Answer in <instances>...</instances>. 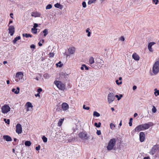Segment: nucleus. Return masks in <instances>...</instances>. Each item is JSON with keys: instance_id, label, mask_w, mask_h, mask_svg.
<instances>
[{"instance_id": "f257e3e1", "label": "nucleus", "mask_w": 159, "mask_h": 159, "mask_svg": "<svg viewBox=\"0 0 159 159\" xmlns=\"http://www.w3.org/2000/svg\"><path fill=\"white\" fill-rule=\"evenodd\" d=\"M116 142L115 139L113 138L110 140L108 143L107 147V150L108 151H110L113 149L115 146Z\"/></svg>"}, {"instance_id": "f03ea898", "label": "nucleus", "mask_w": 159, "mask_h": 159, "mask_svg": "<svg viewBox=\"0 0 159 159\" xmlns=\"http://www.w3.org/2000/svg\"><path fill=\"white\" fill-rule=\"evenodd\" d=\"M152 72L156 75L159 72V61H157L154 64L152 67Z\"/></svg>"}, {"instance_id": "7ed1b4c3", "label": "nucleus", "mask_w": 159, "mask_h": 159, "mask_svg": "<svg viewBox=\"0 0 159 159\" xmlns=\"http://www.w3.org/2000/svg\"><path fill=\"white\" fill-rule=\"evenodd\" d=\"M10 107L8 105L5 104L2 107L1 111L3 114H7L10 111Z\"/></svg>"}, {"instance_id": "20e7f679", "label": "nucleus", "mask_w": 159, "mask_h": 159, "mask_svg": "<svg viewBox=\"0 0 159 159\" xmlns=\"http://www.w3.org/2000/svg\"><path fill=\"white\" fill-rule=\"evenodd\" d=\"M54 83L59 89L62 90L65 89V85L61 81H54Z\"/></svg>"}, {"instance_id": "39448f33", "label": "nucleus", "mask_w": 159, "mask_h": 159, "mask_svg": "<svg viewBox=\"0 0 159 159\" xmlns=\"http://www.w3.org/2000/svg\"><path fill=\"white\" fill-rule=\"evenodd\" d=\"M115 97L114 93H110L108 95V102L109 104L115 100Z\"/></svg>"}, {"instance_id": "423d86ee", "label": "nucleus", "mask_w": 159, "mask_h": 159, "mask_svg": "<svg viewBox=\"0 0 159 159\" xmlns=\"http://www.w3.org/2000/svg\"><path fill=\"white\" fill-rule=\"evenodd\" d=\"M9 27L8 28V30H9V33L10 34L11 36H12L14 34L15 32V28L13 25H8Z\"/></svg>"}, {"instance_id": "0eeeda50", "label": "nucleus", "mask_w": 159, "mask_h": 159, "mask_svg": "<svg viewBox=\"0 0 159 159\" xmlns=\"http://www.w3.org/2000/svg\"><path fill=\"white\" fill-rule=\"evenodd\" d=\"M16 132L18 134H21L22 132V126L20 124H17L16 126Z\"/></svg>"}, {"instance_id": "6e6552de", "label": "nucleus", "mask_w": 159, "mask_h": 159, "mask_svg": "<svg viewBox=\"0 0 159 159\" xmlns=\"http://www.w3.org/2000/svg\"><path fill=\"white\" fill-rule=\"evenodd\" d=\"M158 148V145H156L154 146L152 148L151 151L150 152V154L152 155H154L156 152Z\"/></svg>"}, {"instance_id": "1a4fd4ad", "label": "nucleus", "mask_w": 159, "mask_h": 159, "mask_svg": "<svg viewBox=\"0 0 159 159\" xmlns=\"http://www.w3.org/2000/svg\"><path fill=\"white\" fill-rule=\"evenodd\" d=\"M80 138L84 140H86L88 139V137L86 134L83 132H81L78 134Z\"/></svg>"}, {"instance_id": "9d476101", "label": "nucleus", "mask_w": 159, "mask_h": 159, "mask_svg": "<svg viewBox=\"0 0 159 159\" xmlns=\"http://www.w3.org/2000/svg\"><path fill=\"white\" fill-rule=\"evenodd\" d=\"M23 76V74L22 72H19L16 73V77L19 79V80H22Z\"/></svg>"}, {"instance_id": "9b49d317", "label": "nucleus", "mask_w": 159, "mask_h": 159, "mask_svg": "<svg viewBox=\"0 0 159 159\" xmlns=\"http://www.w3.org/2000/svg\"><path fill=\"white\" fill-rule=\"evenodd\" d=\"M145 139V134L144 132H141L139 133V140L141 142H143Z\"/></svg>"}, {"instance_id": "f8f14e48", "label": "nucleus", "mask_w": 159, "mask_h": 159, "mask_svg": "<svg viewBox=\"0 0 159 159\" xmlns=\"http://www.w3.org/2000/svg\"><path fill=\"white\" fill-rule=\"evenodd\" d=\"M156 43H155L154 42H150V43L148 46V48L149 51L150 52H152L153 51L152 48V46L153 45L155 44Z\"/></svg>"}, {"instance_id": "ddd939ff", "label": "nucleus", "mask_w": 159, "mask_h": 159, "mask_svg": "<svg viewBox=\"0 0 159 159\" xmlns=\"http://www.w3.org/2000/svg\"><path fill=\"white\" fill-rule=\"evenodd\" d=\"M143 130L148 129L150 127L149 124L145 123L141 125Z\"/></svg>"}, {"instance_id": "4468645a", "label": "nucleus", "mask_w": 159, "mask_h": 159, "mask_svg": "<svg viewBox=\"0 0 159 159\" xmlns=\"http://www.w3.org/2000/svg\"><path fill=\"white\" fill-rule=\"evenodd\" d=\"M62 107L63 110H66L69 108L68 105L66 103L64 102L62 104Z\"/></svg>"}, {"instance_id": "2eb2a0df", "label": "nucleus", "mask_w": 159, "mask_h": 159, "mask_svg": "<svg viewBox=\"0 0 159 159\" xmlns=\"http://www.w3.org/2000/svg\"><path fill=\"white\" fill-rule=\"evenodd\" d=\"M3 139L7 141H11L12 140L11 137L8 135H4L3 136Z\"/></svg>"}, {"instance_id": "dca6fc26", "label": "nucleus", "mask_w": 159, "mask_h": 159, "mask_svg": "<svg viewBox=\"0 0 159 159\" xmlns=\"http://www.w3.org/2000/svg\"><path fill=\"white\" fill-rule=\"evenodd\" d=\"M135 132H139L140 131L143 130L141 125L137 126L134 129Z\"/></svg>"}, {"instance_id": "f3484780", "label": "nucleus", "mask_w": 159, "mask_h": 159, "mask_svg": "<svg viewBox=\"0 0 159 159\" xmlns=\"http://www.w3.org/2000/svg\"><path fill=\"white\" fill-rule=\"evenodd\" d=\"M40 15V14L37 11L32 12L31 14V16L34 17H39Z\"/></svg>"}, {"instance_id": "a211bd4d", "label": "nucleus", "mask_w": 159, "mask_h": 159, "mask_svg": "<svg viewBox=\"0 0 159 159\" xmlns=\"http://www.w3.org/2000/svg\"><path fill=\"white\" fill-rule=\"evenodd\" d=\"M132 57L136 61H138L139 59V56L136 53H134L133 54Z\"/></svg>"}, {"instance_id": "6ab92c4d", "label": "nucleus", "mask_w": 159, "mask_h": 159, "mask_svg": "<svg viewBox=\"0 0 159 159\" xmlns=\"http://www.w3.org/2000/svg\"><path fill=\"white\" fill-rule=\"evenodd\" d=\"M12 91L13 92H14L16 94H18L20 92V88L18 87L16 88V90L14 88H13L12 89Z\"/></svg>"}, {"instance_id": "aec40b11", "label": "nucleus", "mask_w": 159, "mask_h": 159, "mask_svg": "<svg viewBox=\"0 0 159 159\" xmlns=\"http://www.w3.org/2000/svg\"><path fill=\"white\" fill-rule=\"evenodd\" d=\"M75 48L74 47H71L68 49L69 53L71 54H73L75 52Z\"/></svg>"}, {"instance_id": "412c9836", "label": "nucleus", "mask_w": 159, "mask_h": 159, "mask_svg": "<svg viewBox=\"0 0 159 159\" xmlns=\"http://www.w3.org/2000/svg\"><path fill=\"white\" fill-rule=\"evenodd\" d=\"M54 6L55 7L59 8V9H62L63 7V6L61 5L60 3H57L56 4L54 5Z\"/></svg>"}, {"instance_id": "4be33fe9", "label": "nucleus", "mask_w": 159, "mask_h": 159, "mask_svg": "<svg viewBox=\"0 0 159 159\" xmlns=\"http://www.w3.org/2000/svg\"><path fill=\"white\" fill-rule=\"evenodd\" d=\"M89 63L90 64H92L94 62V58L93 57H90L89 60Z\"/></svg>"}, {"instance_id": "5701e85b", "label": "nucleus", "mask_w": 159, "mask_h": 159, "mask_svg": "<svg viewBox=\"0 0 159 159\" xmlns=\"http://www.w3.org/2000/svg\"><path fill=\"white\" fill-rule=\"evenodd\" d=\"M43 33L44 34V36L45 37L48 34V30L47 29H45L44 30H43L42 32L41 33V34L42 33Z\"/></svg>"}, {"instance_id": "b1692460", "label": "nucleus", "mask_w": 159, "mask_h": 159, "mask_svg": "<svg viewBox=\"0 0 159 159\" xmlns=\"http://www.w3.org/2000/svg\"><path fill=\"white\" fill-rule=\"evenodd\" d=\"M26 106H27L28 108L31 107L32 108L33 106L32 104L30 102H27L26 104Z\"/></svg>"}, {"instance_id": "393cba45", "label": "nucleus", "mask_w": 159, "mask_h": 159, "mask_svg": "<svg viewBox=\"0 0 159 159\" xmlns=\"http://www.w3.org/2000/svg\"><path fill=\"white\" fill-rule=\"evenodd\" d=\"M20 36H18L17 37L15 38L13 40L12 42L13 43H15L17 40H20Z\"/></svg>"}, {"instance_id": "a878e982", "label": "nucleus", "mask_w": 159, "mask_h": 159, "mask_svg": "<svg viewBox=\"0 0 159 159\" xmlns=\"http://www.w3.org/2000/svg\"><path fill=\"white\" fill-rule=\"evenodd\" d=\"M25 144L26 146L29 147L30 146L31 143L30 141H27L25 142Z\"/></svg>"}, {"instance_id": "bb28decb", "label": "nucleus", "mask_w": 159, "mask_h": 159, "mask_svg": "<svg viewBox=\"0 0 159 159\" xmlns=\"http://www.w3.org/2000/svg\"><path fill=\"white\" fill-rule=\"evenodd\" d=\"M22 35L23 37H25L26 38H28L29 37L31 38L32 37L31 34H23Z\"/></svg>"}, {"instance_id": "cd10ccee", "label": "nucleus", "mask_w": 159, "mask_h": 159, "mask_svg": "<svg viewBox=\"0 0 159 159\" xmlns=\"http://www.w3.org/2000/svg\"><path fill=\"white\" fill-rule=\"evenodd\" d=\"M63 120L64 119H61L60 120H59L58 123V125L59 126H61V125L62 122L63 121Z\"/></svg>"}, {"instance_id": "c85d7f7f", "label": "nucleus", "mask_w": 159, "mask_h": 159, "mask_svg": "<svg viewBox=\"0 0 159 159\" xmlns=\"http://www.w3.org/2000/svg\"><path fill=\"white\" fill-rule=\"evenodd\" d=\"M31 31L33 34H36L37 32V29L32 28L31 29Z\"/></svg>"}, {"instance_id": "c756f323", "label": "nucleus", "mask_w": 159, "mask_h": 159, "mask_svg": "<svg viewBox=\"0 0 159 159\" xmlns=\"http://www.w3.org/2000/svg\"><path fill=\"white\" fill-rule=\"evenodd\" d=\"M115 97L117 98V100H119L121 98L123 97V95L122 94H120V96L118 95H116L115 96Z\"/></svg>"}, {"instance_id": "7c9ffc66", "label": "nucleus", "mask_w": 159, "mask_h": 159, "mask_svg": "<svg viewBox=\"0 0 159 159\" xmlns=\"http://www.w3.org/2000/svg\"><path fill=\"white\" fill-rule=\"evenodd\" d=\"M155 92L154 94L155 95L157 96L159 95V91L157 90V89H154Z\"/></svg>"}, {"instance_id": "2f4dec72", "label": "nucleus", "mask_w": 159, "mask_h": 159, "mask_svg": "<svg viewBox=\"0 0 159 159\" xmlns=\"http://www.w3.org/2000/svg\"><path fill=\"white\" fill-rule=\"evenodd\" d=\"M93 115L94 116H96V117H99L100 114L98 112L96 111H94L93 113Z\"/></svg>"}, {"instance_id": "473e14b6", "label": "nucleus", "mask_w": 159, "mask_h": 159, "mask_svg": "<svg viewBox=\"0 0 159 159\" xmlns=\"http://www.w3.org/2000/svg\"><path fill=\"white\" fill-rule=\"evenodd\" d=\"M97 62L98 63H100V64H102L104 63V61H103L101 60L100 58H98L97 59Z\"/></svg>"}, {"instance_id": "72a5a7b5", "label": "nucleus", "mask_w": 159, "mask_h": 159, "mask_svg": "<svg viewBox=\"0 0 159 159\" xmlns=\"http://www.w3.org/2000/svg\"><path fill=\"white\" fill-rule=\"evenodd\" d=\"M101 123L100 122H99L98 124L97 123H95L94 124V126H95L96 127L99 128L100 127L101 125Z\"/></svg>"}, {"instance_id": "f704fd0d", "label": "nucleus", "mask_w": 159, "mask_h": 159, "mask_svg": "<svg viewBox=\"0 0 159 159\" xmlns=\"http://www.w3.org/2000/svg\"><path fill=\"white\" fill-rule=\"evenodd\" d=\"M50 76V75L47 73L43 75V77L45 79H48Z\"/></svg>"}, {"instance_id": "c9c22d12", "label": "nucleus", "mask_w": 159, "mask_h": 159, "mask_svg": "<svg viewBox=\"0 0 159 159\" xmlns=\"http://www.w3.org/2000/svg\"><path fill=\"white\" fill-rule=\"evenodd\" d=\"M57 66H59L60 67H61L63 66V64H61V61H59L58 63L56 64Z\"/></svg>"}, {"instance_id": "e433bc0d", "label": "nucleus", "mask_w": 159, "mask_h": 159, "mask_svg": "<svg viewBox=\"0 0 159 159\" xmlns=\"http://www.w3.org/2000/svg\"><path fill=\"white\" fill-rule=\"evenodd\" d=\"M115 127V125L113 123H111L110 124V127L111 129H114Z\"/></svg>"}, {"instance_id": "4c0bfd02", "label": "nucleus", "mask_w": 159, "mask_h": 159, "mask_svg": "<svg viewBox=\"0 0 159 159\" xmlns=\"http://www.w3.org/2000/svg\"><path fill=\"white\" fill-rule=\"evenodd\" d=\"M96 0H89L88 4L89 5H90L92 3H94Z\"/></svg>"}, {"instance_id": "58836bf2", "label": "nucleus", "mask_w": 159, "mask_h": 159, "mask_svg": "<svg viewBox=\"0 0 159 159\" xmlns=\"http://www.w3.org/2000/svg\"><path fill=\"white\" fill-rule=\"evenodd\" d=\"M43 141L44 143H46L47 141V138L44 136H43L42 138Z\"/></svg>"}, {"instance_id": "ea45409f", "label": "nucleus", "mask_w": 159, "mask_h": 159, "mask_svg": "<svg viewBox=\"0 0 159 159\" xmlns=\"http://www.w3.org/2000/svg\"><path fill=\"white\" fill-rule=\"evenodd\" d=\"M4 121L6 123H7V124H9L10 120L9 119H7L5 118L4 119Z\"/></svg>"}, {"instance_id": "a19ab883", "label": "nucleus", "mask_w": 159, "mask_h": 159, "mask_svg": "<svg viewBox=\"0 0 159 159\" xmlns=\"http://www.w3.org/2000/svg\"><path fill=\"white\" fill-rule=\"evenodd\" d=\"M89 28H87L86 30V33H88V34H87V36L88 37H89L90 36L91 33L90 31H89Z\"/></svg>"}, {"instance_id": "79ce46f5", "label": "nucleus", "mask_w": 159, "mask_h": 159, "mask_svg": "<svg viewBox=\"0 0 159 159\" xmlns=\"http://www.w3.org/2000/svg\"><path fill=\"white\" fill-rule=\"evenodd\" d=\"M157 111V109L156 108V107L153 106V108H152V111L153 112V113H155Z\"/></svg>"}, {"instance_id": "37998d69", "label": "nucleus", "mask_w": 159, "mask_h": 159, "mask_svg": "<svg viewBox=\"0 0 159 159\" xmlns=\"http://www.w3.org/2000/svg\"><path fill=\"white\" fill-rule=\"evenodd\" d=\"M52 7V5L51 4H48V5L46 7V9H49L51 8Z\"/></svg>"}, {"instance_id": "c03bdc74", "label": "nucleus", "mask_w": 159, "mask_h": 159, "mask_svg": "<svg viewBox=\"0 0 159 159\" xmlns=\"http://www.w3.org/2000/svg\"><path fill=\"white\" fill-rule=\"evenodd\" d=\"M83 108L84 109L88 110L90 108L88 107H86L85 105H84L83 106Z\"/></svg>"}, {"instance_id": "a18cd8bd", "label": "nucleus", "mask_w": 159, "mask_h": 159, "mask_svg": "<svg viewBox=\"0 0 159 159\" xmlns=\"http://www.w3.org/2000/svg\"><path fill=\"white\" fill-rule=\"evenodd\" d=\"M54 53L53 52H51L49 54V56L50 57H52L54 56Z\"/></svg>"}, {"instance_id": "49530a36", "label": "nucleus", "mask_w": 159, "mask_h": 159, "mask_svg": "<svg viewBox=\"0 0 159 159\" xmlns=\"http://www.w3.org/2000/svg\"><path fill=\"white\" fill-rule=\"evenodd\" d=\"M116 82L117 85H120L122 83V81H120L119 82V80H116Z\"/></svg>"}, {"instance_id": "de8ad7c7", "label": "nucleus", "mask_w": 159, "mask_h": 159, "mask_svg": "<svg viewBox=\"0 0 159 159\" xmlns=\"http://www.w3.org/2000/svg\"><path fill=\"white\" fill-rule=\"evenodd\" d=\"M82 6L83 7L85 8L86 7V3L85 2H83L82 3Z\"/></svg>"}, {"instance_id": "09e8293b", "label": "nucleus", "mask_w": 159, "mask_h": 159, "mask_svg": "<svg viewBox=\"0 0 159 159\" xmlns=\"http://www.w3.org/2000/svg\"><path fill=\"white\" fill-rule=\"evenodd\" d=\"M152 1L156 5H157L159 2L158 0H153Z\"/></svg>"}, {"instance_id": "8fccbe9b", "label": "nucleus", "mask_w": 159, "mask_h": 159, "mask_svg": "<svg viewBox=\"0 0 159 159\" xmlns=\"http://www.w3.org/2000/svg\"><path fill=\"white\" fill-rule=\"evenodd\" d=\"M96 133L98 135H99L101 134V132L100 130H97Z\"/></svg>"}, {"instance_id": "3c124183", "label": "nucleus", "mask_w": 159, "mask_h": 159, "mask_svg": "<svg viewBox=\"0 0 159 159\" xmlns=\"http://www.w3.org/2000/svg\"><path fill=\"white\" fill-rule=\"evenodd\" d=\"M120 40L122 41H124L125 40V39L123 36H121L120 39Z\"/></svg>"}, {"instance_id": "603ef678", "label": "nucleus", "mask_w": 159, "mask_h": 159, "mask_svg": "<svg viewBox=\"0 0 159 159\" xmlns=\"http://www.w3.org/2000/svg\"><path fill=\"white\" fill-rule=\"evenodd\" d=\"M40 145H39L37 147H36L35 149L37 151H39L40 150Z\"/></svg>"}, {"instance_id": "864d4df0", "label": "nucleus", "mask_w": 159, "mask_h": 159, "mask_svg": "<svg viewBox=\"0 0 159 159\" xmlns=\"http://www.w3.org/2000/svg\"><path fill=\"white\" fill-rule=\"evenodd\" d=\"M42 91V89L41 88H39L37 89V92L40 93Z\"/></svg>"}, {"instance_id": "5fc2aeb1", "label": "nucleus", "mask_w": 159, "mask_h": 159, "mask_svg": "<svg viewBox=\"0 0 159 159\" xmlns=\"http://www.w3.org/2000/svg\"><path fill=\"white\" fill-rule=\"evenodd\" d=\"M30 47L31 48L35 49V46L34 44H32L30 45Z\"/></svg>"}, {"instance_id": "6e6d98bb", "label": "nucleus", "mask_w": 159, "mask_h": 159, "mask_svg": "<svg viewBox=\"0 0 159 159\" xmlns=\"http://www.w3.org/2000/svg\"><path fill=\"white\" fill-rule=\"evenodd\" d=\"M83 66H84V67L85 70H88L89 69V68L85 65L83 64Z\"/></svg>"}, {"instance_id": "4d7b16f0", "label": "nucleus", "mask_w": 159, "mask_h": 159, "mask_svg": "<svg viewBox=\"0 0 159 159\" xmlns=\"http://www.w3.org/2000/svg\"><path fill=\"white\" fill-rule=\"evenodd\" d=\"M38 26V24L37 23H35L34 24L33 28H36Z\"/></svg>"}, {"instance_id": "13d9d810", "label": "nucleus", "mask_w": 159, "mask_h": 159, "mask_svg": "<svg viewBox=\"0 0 159 159\" xmlns=\"http://www.w3.org/2000/svg\"><path fill=\"white\" fill-rule=\"evenodd\" d=\"M136 88H137V87L135 85L133 87V90H135L136 89Z\"/></svg>"}, {"instance_id": "bf43d9fd", "label": "nucleus", "mask_w": 159, "mask_h": 159, "mask_svg": "<svg viewBox=\"0 0 159 159\" xmlns=\"http://www.w3.org/2000/svg\"><path fill=\"white\" fill-rule=\"evenodd\" d=\"M129 126H131L132 125V121H129Z\"/></svg>"}, {"instance_id": "052dcab7", "label": "nucleus", "mask_w": 159, "mask_h": 159, "mask_svg": "<svg viewBox=\"0 0 159 159\" xmlns=\"http://www.w3.org/2000/svg\"><path fill=\"white\" fill-rule=\"evenodd\" d=\"M35 96L36 97H40V95L39 93H37V94H35Z\"/></svg>"}, {"instance_id": "680f3d73", "label": "nucleus", "mask_w": 159, "mask_h": 159, "mask_svg": "<svg viewBox=\"0 0 159 159\" xmlns=\"http://www.w3.org/2000/svg\"><path fill=\"white\" fill-rule=\"evenodd\" d=\"M84 66H83V65H82L81 67H80V69L82 70H84Z\"/></svg>"}, {"instance_id": "e2e57ef3", "label": "nucleus", "mask_w": 159, "mask_h": 159, "mask_svg": "<svg viewBox=\"0 0 159 159\" xmlns=\"http://www.w3.org/2000/svg\"><path fill=\"white\" fill-rule=\"evenodd\" d=\"M143 159H150V158L148 157H145L143 158Z\"/></svg>"}, {"instance_id": "0e129e2a", "label": "nucleus", "mask_w": 159, "mask_h": 159, "mask_svg": "<svg viewBox=\"0 0 159 159\" xmlns=\"http://www.w3.org/2000/svg\"><path fill=\"white\" fill-rule=\"evenodd\" d=\"M138 116V114L137 113H135L134 114V117H136V116Z\"/></svg>"}, {"instance_id": "69168bd1", "label": "nucleus", "mask_w": 159, "mask_h": 159, "mask_svg": "<svg viewBox=\"0 0 159 159\" xmlns=\"http://www.w3.org/2000/svg\"><path fill=\"white\" fill-rule=\"evenodd\" d=\"M13 15V14L12 13H11L10 14V16H11V18H13V17L12 16Z\"/></svg>"}, {"instance_id": "338daca9", "label": "nucleus", "mask_w": 159, "mask_h": 159, "mask_svg": "<svg viewBox=\"0 0 159 159\" xmlns=\"http://www.w3.org/2000/svg\"><path fill=\"white\" fill-rule=\"evenodd\" d=\"M39 45L40 46H41L42 45V43H40V42H39L38 43Z\"/></svg>"}, {"instance_id": "774afa93", "label": "nucleus", "mask_w": 159, "mask_h": 159, "mask_svg": "<svg viewBox=\"0 0 159 159\" xmlns=\"http://www.w3.org/2000/svg\"><path fill=\"white\" fill-rule=\"evenodd\" d=\"M13 22V21L12 20H10V21H9V25L11 23H12Z\"/></svg>"}]
</instances>
